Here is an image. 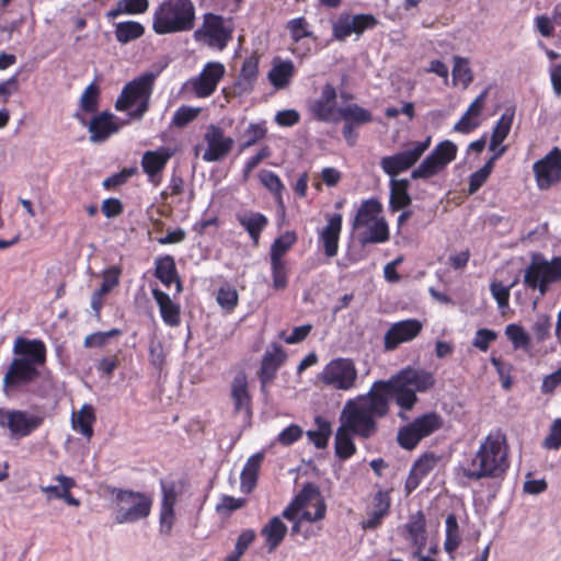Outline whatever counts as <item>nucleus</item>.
I'll use <instances>...</instances> for the list:
<instances>
[{"mask_svg":"<svg viewBox=\"0 0 561 561\" xmlns=\"http://www.w3.org/2000/svg\"><path fill=\"white\" fill-rule=\"evenodd\" d=\"M15 357L9 364L2 379V390L7 397L16 396L28 390L41 375L39 367L47 359V347L39 339L19 336L14 341Z\"/></svg>","mask_w":561,"mask_h":561,"instance_id":"1","label":"nucleus"},{"mask_svg":"<svg viewBox=\"0 0 561 561\" xmlns=\"http://www.w3.org/2000/svg\"><path fill=\"white\" fill-rule=\"evenodd\" d=\"M389 413L387 402L376 393L373 386L364 396L348 400L341 414V424L360 438H369L376 434L377 419Z\"/></svg>","mask_w":561,"mask_h":561,"instance_id":"2","label":"nucleus"},{"mask_svg":"<svg viewBox=\"0 0 561 561\" xmlns=\"http://www.w3.org/2000/svg\"><path fill=\"white\" fill-rule=\"evenodd\" d=\"M508 465L506 437L502 432L494 431L481 443L466 476L474 479L499 477Z\"/></svg>","mask_w":561,"mask_h":561,"instance_id":"3","label":"nucleus"},{"mask_svg":"<svg viewBox=\"0 0 561 561\" xmlns=\"http://www.w3.org/2000/svg\"><path fill=\"white\" fill-rule=\"evenodd\" d=\"M196 8L192 0H164L154 10L152 30L158 35L186 33L194 28Z\"/></svg>","mask_w":561,"mask_h":561,"instance_id":"4","label":"nucleus"},{"mask_svg":"<svg viewBox=\"0 0 561 561\" xmlns=\"http://www.w3.org/2000/svg\"><path fill=\"white\" fill-rule=\"evenodd\" d=\"M371 386L387 405L393 399L401 410L409 411L417 401L416 393L421 391V374L408 368L388 380H377Z\"/></svg>","mask_w":561,"mask_h":561,"instance_id":"5","label":"nucleus"},{"mask_svg":"<svg viewBox=\"0 0 561 561\" xmlns=\"http://www.w3.org/2000/svg\"><path fill=\"white\" fill-rule=\"evenodd\" d=\"M154 79V73L146 72L127 82L115 101V108L125 112L137 104L136 108L130 111L128 115L131 119H141L149 110Z\"/></svg>","mask_w":561,"mask_h":561,"instance_id":"6","label":"nucleus"},{"mask_svg":"<svg viewBox=\"0 0 561 561\" xmlns=\"http://www.w3.org/2000/svg\"><path fill=\"white\" fill-rule=\"evenodd\" d=\"M111 493L117 524H134L150 515L153 500L147 493L118 488H113Z\"/></svg>","mask_w":561,"mask_h":561,"instance_id":"7","label":"nucleus"},{"mask_svg":"<svg viewBox=\"0 0 561 561\" xmlns=\"http://www.w3.org/2000/svg\"><path fill=\"white\" fill-rule=\"evenodd\" d=\"M234 25L231 18L207 12L201 26L194 32V39L216 51H224L233 38Z\"/></svg>","mask_w":561,"mask_h":561,"instance_id":"8","label":"nucleus"},{"mask_svg":"<svg viewBox=\"0 0 561 561\" xmlns=\"http://www.w3.org/2000/svg\"><path fill=\"white\" fill-rule=\"evenodd\" d=\"M559 280H561V257L557 256L548 261L539 253L533 254L529 265L525 268L524 284L545 295L548 286Z\"/></svg>","mask_w":561,"mask_h":561,"instance_id":"9","label":"nucleus"},{"mask_svg":"<svg viewBox=\"0 0 561 561\" xmlns=\"http://www.w3.org/2000/svg\"><path fill=\"white\" fill-rule=\"evenodd\" d=\"M44 422V413L0 409V426L9 431L11 438L20 439L27 437L37 431Z\"/></svg>","mask_w":561,"mask_h":561,"instance_id":"10","label":"nucleus"},{"mask_svg":"<svg viewBox=\"0 0 561 561\" xmlns=\"http://www.w3.org/2000/svg\"><path fill=\"white\" fill-rule=\"evenodd\" d=\"M357 370L353 360L335 358L329 362L319 374V380L337 390H350L355 386Z\"/></svg>","mask_w":561,"mask_h":561,"instance_id":"11","label":"nucleus"},{"mask_svg":"<svg viewBox=\"0 0 561 561\" xmlns=\"http://www.w3.org/2000/svg\"><path fill=\"white\" fill-rule=\"evenodd\" d=\"M307 110L317 122L337 123L341 106L337 104L335 87L329 82L323 84L320 95L308 102Z\"/></svg>","mask_w":561,"mask_h":561,"instance_id":"12","label":"nucleus"},{"mask_svg":"<svg viewBox=\"0 0 561 561\" xmlns=\"http://www.w3.org/2000/svg\"><path fill=\"white\" fill-rule=\"evenodd\" d=\"M379 24L377 18L370 13L355 15L343 13L332 25L333 37L344 41L352 34L360 36L364 32L375 28Z\"/></svg>","mask_w":561,"mask_h":561,"instance_id":"13","label":"nucleus"},{"mask_svg":"<svg viewBox=\"0 0 561 561\" xmlns=\"http://www.w3.org/2000/svg\"><path fill=\"white\" fill-rule=\"evenodd\" d=\"M226 75V67L219 61H208L198 76L188 81L192 91L198 99L209 98L215 93L219 82Z\"/></svg>","mask_w":561,"mask_h":561,"instance_id":"14","label":"nucleus"},{"mask_svg":"<svg viewBox=\"0 0 561 561\" xmlns=\"http://www.w3.org/2000/svg\"><path fill=\"white\" fill-rule=\"evenodd\" d=\"M534 173L540 190H547L561 180V150L552 149L534 164Z\"/></svg>","mask_w":561,"mask_h":561,"instance_id":"15","label":"nucleus"},{"mask_svg":"<svg viewBox=\"0 0 561 561\" xmlns=\"http://www.w3.org/2000/svg\"><path fill=\"white\" fill-rule=\"evenodd\" d=\"M204 140L207 148L203 154V160L206 162H216L225 159L233 147V139L225 135L221 127L217 125H209L204 135Z\"/></svg>","mask_w":561,"mask_h":561,"instance_id":"16","label":"nucleus"},{"mask_svg":"<svg viewBox=\"0 0 561 561\" xmlns=\"http://www.w3.org/2000/svg\"><path fill=\"white\" fill-rule=\"evenodd\" d=\"M173 154L174 150L164 146L157 150H148L142 154L140 161L142 171L154 186L161 183V174Z\"/></svg>","mask_w":561,"mask_h":561,"instance_id":"17","label":"nucleus"},{"mask_svg":"<svg viewBox=\"0 0 561 561\" xmlns=\"http://www.w3.org/2000/svg\"><path fill=\"white\" fill-rule=\"evenodd\" d=\"M488 89L483 90L468 106L458 122L454 125V131L468 135L479 128L484 122V108L488 99Z\"/></svg>","mask_w":561,"mask_h":561,"instance_id":"18","label":"nucleus"},{"mask_svg":"<svg viewBox=\"0 0 561 561\" xmlns=\"http://www.w3.org/2000/svg\"><path fill=\"white\" fill-rule=\"evenodd\" d=\"M488 89L483 90L468 106L458 122L454 125V131L468 135L479 128L484 122V108L488 99Z\"/></svg>","mask_w":561,"mask_h":561,"instance_id":"19","label":"nucleus"},{"mask_svg":"<svg viewBox=\"0 0 561 561\" xmlns=\"http://www.w3.org/2000/svg\"><path fill=\"white\" fill-rule=\"evenodd\" d=\"M488 89L483 90L468 106L458 122L454 125V131L468 135L479 128L484 122V108L488 99Z\"/></svg>","mask_w":561,"mask_h":561,"instance_id":"20","label":"nucleus"},{"mask_svg":"<svg viewBox=\"0 0 561 561\" xmlns=\"http://www.w3.org/2000/svg\"><path fill=\"white\" fill-rule=\"evenodd\" d=\"M343 217L341 214L327 215V225L318 230V242L321 244L327 257L337 255Z\"/></svg>","mask_w":561,"mask_h":561,"instance_id":"21","label":"nucleus"},{"mask_svg":"<svg viewBox=\"0 0 561 561\" xmlns=\"http://www.w3.org/2000/svg\"><path fill=\"white\" fill-rule=\"evenodd\" d=\"M421 332V322L415 319L393 323L385 334L383 346L387 351L396 350L400 344L409 342Z\"/></svg>","mask_w":561,"mask_h":561,"instance_id":"22","label":"nucleus"},{"mask_svg":"<svg viewBox=\"0 0 561 561\" xmlns=\"http://www.w3.org/2000/svg\"><path fill=\"white\" fill-rule=\"evenodd\" d=\"M421 158V142H416L412 149L400 151L393 156L383 157L380 160L382 171L394 179L401 172L409 170Z\"/></svg>","mask_w":561,"mask_h":561,"instance_id":"23","label":"nucleus"},{"mask_svg":"<svg viewBox=\"0 0 561 561\" xmlns=\"http://www.w3.org/2000/svg\"><path fill=\"white\" fill-rule=\"evenodd\" d=\"M286 359L287 354L285 350L278 344H274L272 351H266L264 353L260 369L257 371L259 380L263 390L265 389L266 385L275 379L278 369L283 366Z\"/></svg>","mask_w":561,"mask_h":561,"instance_id":"24","label":"nucleus"},{"mask_svg":"<svg viewBox=\"0 0 561 561\" xmlns=\"http://www.w3.org/2000/svg\"><path fill=\"white\" fill-rule=\"evenodd\" d=\"M457 147L448 140L442 141L432 153L423 160V178L442 171L456 157Z\"/></svg>","mask_w":561,"mask_h":561,"instance_id":"25","label":"nucleus"},{"mask_svg":"<svg viewBox=\"0 0 561 561\" xmlns=\"http://www.w3.org/2000/svg\"><path fill=\"white\" fill-rule=\"evenodd\" d=\"M88 130L92 142H103L119 130V125L112 113L104 111L92 117Z\"/></svg>","mask_w":561,"mask_h":561,"instance_id":"26","label":"nucleus"},{"mask_svg":"<svg viewBox=\"0 0 561 561\" xmlns=\"http://www.w3.org/2000/svg\"><path fill=\"white\" fill-rule=\"evenodd\" d=\"M230 396L233 402L236 413L242 410L250 411L252 404V397L249 391L248 376L244 371H239L234 375L231 383Z\"/></svg>","mask_w":561,"mask_h":561,"instance_id":"27","label":"nucleus"},{"mask_svg":"<svg viewBox=\"0 0 561 561\" xmlns=\"http://www.w3.org/2000/svg\"><path fill=\"white\" fill-rule=\"evenodd\" d=\"M154 276L168 288L175 284L176 293L182 291V283L172 255H163L154 262Z\"/></svg>","mask_w":561,"mask_h":561,"instance_id":"28","label":"nucleus"},{"mask_svg":"<svg viewBox=\"0 0 561 561\" xmlns=\"http://www.w3.org/2000/svg\"><path fill=\"white\" fill-rule=\"evenodd\" d=\"M152 296L159 307L160 316L163 322L169 327H179L181 324V307L172 301L170 296L160 290L152 289Z\"/></svg>","mask_w":561,"mask_h":561,"instance_id":"29","label":"nucleus"},{"mask_svg":"<svg viewBox=\"0 0 561 561\" xmlns=\"http://www.w3.org/2000/svg\"><path fill=\"white\" fill-rule=\"evenodd\" d=\"M237 220L249 233L254 245L260 242L261 233L268 226V218L259 211H250L249 214L238 215Z\"/></svg>","mask_w":561,"mask_h":561,"instance_id":"30","label":"nucleus"},{"mask_svg":"<svg viewBox=\"0 0 561 561\" xmlns=\"http://www.w3.org/2000/svg\"><path fill=\"white\" fill-rule=\"evenodd\" d=\"M287 534V526L278 517H272L261 529V536L265 539L268 552H273L282 543Z\"/></svg>","mask_w":561,"mask_h":561,"instance_id":"31","label":"nucleus"},{"mask_svg":"<svg viewBox=\"0 0 561 561\" xmlns=\"http://www.w3.org/2000/svg\"><path fill=\"white\" fill-rule=\"evenodd\" d=\"M263 460V453H256L249 457L240 474L242 491L249 493L256 486L259 472Z\"/></svg>","mask_w":561,"mask_h":561,"instance_id":"32","label":"nucleus"},{"mask_svg":"<svg viewBox=\"0 0 561 561\" xmlns=\"http://www.w3.org/2000/svg\"><path fill=\"white\" fill-rule=\"evenodd\" d=\"M95 422L94 409L91 404H84L72 415V427L76 432L90 439L93 434V423Z\"/></svg>","mask_w":561,"mask_h":561,"instance_id":"33","label":"nucleus"},{"mask_svg":"<svg viewBox=\"0 0 561 561\" xmlns=\"http://www.w3.org/2000/svg\"><path fill=\"white\" fill-rule=\"evenodd\" d=\"M409 180L407 179H391L390 181V201L389 205L392 211H399L411 203L408 193Z\"/></svg>","mask_w":561,"mask_h":561,"instance_id":"34","label":"nucleus"},{"mask_svg":"<svg viewBox=\"0 0 561 561\" xmlns=\"http://www.w3.org/2000/svg\"><path fill=\"white\" fill-rule=\"evenodd\" d=\"M382 211V205L377 199L370 198L362 203L357 210L356 217L353 222L355 229L369 226L373 221L379 219V214Z\"/></svg>","mask_w":561,"mask_h":561,"instance_id":"35","label":"nucleus"},{"mask_svg":"<svg viewBox=\"0 0 561 561\" xmlns=\"http://www.w3.org/2000/svg\"><path fill=\"white\" fill-rule=\"evenodd\" d=\"M295 75V66L291 60H279L268 71V80L276 89L286 88Z\"/></svg>","mask_w":561,"mask_h":561,"instance_id":"36","label":"nucleus"},{"mask_svg":"<svg viewBox=\"0 0 561 561\" xmlns=\"http://www.w3.org/2000/svg\"><path fill=\"white\" fill-rule=\"evenodd\" d=\"M353 432L344 425L337 428L335 433V455L341 460L350 459L356 453V446L353 440Z\"/></svg>","mask_w":561,"mask_h":561,"instance_id":"37","label":"nucleus"},{"mask_svg":"<svg viewBox=\"0 0 561 561\" xmlns=\"http://www.w3.org/2000/svg\"><path fill=\"white\" fill-rule=\"evenodd\" d=\"M366 230L359 234V241L363 244L368 243H382L389 239L388 224L383 218L373 221L366 226Z\"/></svg>","mask_w":561,"mask_h":561,"instance_id":"38","label":"nucleus"},{"mask_svg":"<svg viewBox=\"0 0 561 561\" xmlns=\"http://www.w3.org/2000/svg\"><path fill=\"white\" fill-rule=\"evenodd\" d=\"M397 438L402 448L414 449L421 440V416L415 417L411 424L401 427Z\"/></svg>","mask_w":561,"mask_h":561,"instance_id":"39","label":"nucleus"},{"mask_svg":"<svg viewBox=\"0 0 561 561\" xmlns=\"http://www.w3.org/2000/svg\"><path fill=\"white\" fill-rule=\"evenodd\" d=\"M343 119L345 123L360 126L373 122V114L356 103L347 104L341 107L339 121Z\"/></svg>","mask_w":561,"mask_h":561,"instance_id":"40","label":"nucleus"},{"mask_svg":"<svg viewBox=\"0 0 561 561\" xmlns=\"http://www.w3.org/2000/svg\"><path fill=\"white\" fill-rule=\"evenodd\" d=\"M453 82L457 87L467 89L473 81V73L468 58L455 56L453 66Z\"/></svg>","mask_w":561,"mask_h":561,"instance_id":"41","label":"nucleus"},{"mask_svg":"<svg viewBox=\"0 0 561 561\" xmlns=\"http://www.w3.org/2000/svg\"><path fill=\"white\" fill-rule=\"evenodd\" d=\"M115 38L121 44H127L140 38L145 34V27L136 21L119 22L115 25Z\"/></svg>","mask_w":561,"mask_h":561,"instance_id":"42","label":"nucleus"},{"mask_svg":"<svg viewBox=\"0 0 561 561\" xmlns=\"http://www.w3.org/2000/svg\"><path fill=\"white\" fill-rule=\"evenodd\" d=\"M317 493V489L311 484L306 485L302 490L295 496L293 502L283 511V517L287 520H295L298 513L307 506L308 502L311 500V496Z\"/></svg>","mask_w":561,"mask_h":561,"instance_id":"43","label":"nucleus"},{"mask_svg":"<svg viewBox=\"0 0 561 561\" xmlns=\"http://www.w3.org/2000/svg\"><path fill=\"white\" fill-rule=\"evenodd\" d=\"M314 422L318 427L317 430L308 431L307 437L318 449H323L328 446L332 434L331 423L322 416H317Z\"/></svg>","mask_w":561,"mask_h":561,"instance_id":"44","label":"nucleus"},{"mask_svg":"<svg viewBox=\"0 0 561 561\" xmlns=\"http://www.w3.org/2000/svg\"><path fill=\"white\" fill-rule=\"evenodd\" d=\"M101 89L96 82H91L79 99V110L83 113H95L99 108Z\"/></svg>","mask_w":561,"mask_h":561,"instance_id":"45","label":"nucleus"},{"mask_svg":"<svg viewBox=\"0 0 561 561\" xmlns=\"http://www.w3.org/2000/svg\"><path fill=\"white\" fill-rule=\"evenodd\" d=\"M272 287L275 290H285L289 282V267L286 260L270 259Z\"/></svg>","mask_w":561,"mask_h":561,"instance_id":"46","label":"nucleus"},{"mask_svg":"<svg viewBox=\"0 0 561 561\" xmlns=\"http://www.w3.org/2000/svg\"><path fill=\"white\" fill-rule=\"evenodd\" d=\"M297 241V234L294 231H286L276 238L271 244L270 259L285 260L286 253Z\"/></svg>","mask_w":561,"mask_h":561,"instance_id":"47","label":"nucleus"},{"mask_svg":"<svg viewBox=\"0 0 561 561\" xmlns=\"http://www.w3.org/2000/svg\"><path fill=\"white\" fill-rule=\"evenodd\" d=\"M259 76V56L252 54L247 57L241 66L239 73L240 84H244L247 88L252 89Z\"/></svg>","mask_w":561,"mask_h":561,"instance_id":"48","label":"nucleus"},{"mask_svg":"<svg viewBox=\"0 0 561 561\" xmlns=\"http://www.w3.org/2000/svg\"><path fill=\"white\" fill-rule=\"evenodd\" d=\"M446 525V538L444 548L448 553H453L461 541L460 529L454 514H449L445 520Z\"/></svg>","mask_w":561,"mask_h":561,"instance_id":"49","label":"nucleus"},{"mask_svg":"<svg viewBox=\"0 0 561 561\" xmlns=\"http://www.w3.org/2000/svg\"><path fill=\"white\" fill-rule=\"evenodd\" d=\"M513 119L514 112L511 110H506L494 125L490 141L503 144L511 131Z\"/></svg>","mask_w":561,"mask_h":561,"instance_id":"50","label":"nucleus"},{"mask_svg":"<svg viewBox=\"0 0 561 561\" xmlns=\"http://www.w3.org/2000/svg\"><path fill=\"white\" fill-rule=\"evenodd\" d=\"M217 304L227 313H231L239 302V295L234 287L225 285L219 287L216 296Z\"/></svg>","mask_w":561,"mask_h":561,"instance_id":"51","label":"nucleus"},{"mask_svg":"<svg viewBox=\"0 0 561 561\" xmlns=\"http://www.w3.org/2000/svg\"><path fill=\"white\" fill-rule=\"evenodd\" d=\"M266 127L263 124H250L243 134V141L240 144V152L254 146L266 136Z\"/></svg>","mask_w":561,"mask_h":561,"instance_id":"52","label":"nucleus"},{"mask_svg":"<svg viewBox=\"0 0 561 561\" xmlns=\"http://www.w3.org/2000/svg\"><path fill=\"white\" fill-rule=\"evenodd\" d=\"M307 506H312L314 512L309 510L304 511L301 514V519L307 522H318L324 518L327 512V505L324 501L320 497L319 491L311 496V500L308 502Z\"/></svg>","mask_w":561,"mask_h":561,"instance_id":"53","label":"nucleus"},{"mask_svg":"<svg viewBox=\"0 0 561 561\" xmlns=\"http://www.w3.org/2000/svg\"><path fill=\"white\" fill-rule=\"evenodd\" d=\"M308 26L309 24L304 16L291 19L286 23V30H288L294 43H298L302 38L310 37L312 35V32L308 30Z\"/></svg>","mask_w":561,"mask_h":561,"instance_id":"54","label":"nucleus"},{"mask_svg":"<svg viewBox=\"0 0 561 561\" xmlns=\"http://www.w3.org/2000/svg\"><path fill=\"white\" fill-rule=\"evenodd\" d=\"M505 335L512 342L516 350H527L529 347V336L518 324H508L505 329Z\"/></svg>","mask_w":561,"mask_h":561,"instance_id":"55","label":"nucleus"},{"mask_svg":"<svg viewBox=\"0 0 561 561\" xmlns=\"http://www.w3.org/2000/svg\"><path fill=\"white\" fill-rule=\"evenodd\" d=\"M201 113V108L187 105L180 106L173 114L172 125L183 128L192 123Z\"/></svg>","mask_w":561,"mask_h":561,"instance_id":"56","label":"nucleus"},{"mask_svg":"<svg viewBox=\"0 0 561 561\" xmlns=\"http://www.w3.org/2000/svg\"><path fill=\"white\" fill-rule=\"evenodd\" d=\"M122 334L119 329H112L106 332L98 331L85 336L83 346L85 348L103 347L107 343L108 339L115 337Z\"/></svg>","mask_w":561,"mask_h":561,"instance_id":"57","label":"nucleus"},{"mask_svg":"<svg viewBox=\"0 0 561 561\" xmlns=\"http://www.w3.org/2000/svg\"><path fill=\"white\" fill-rule=\"evenodd\" d=\"M138 173L137 167L124 168L119 172L112 174L103 181L105 190H112L125 184L131 176Z\"/></svg>","mask_w":561,"mask_h":561,"instance_id":"58","label":"nucleus"},{"mask_svg":"<svg viewBox=\"0 0 561 561\" xmlns=\"http://www.w3.org/2000/svg\"><path fill=\"white\" fill-rule=\"evenodd\" d=\"M122 275V267L114 265L103 271L102 274V283L100 286L101 293L108 294L112 291L118 284Z\"/></svg>","mask_w":561,"mask_h":561,"instance_id":"59","label":"nucleus"},{"mask_svg":"<svg viewBox=\"0 0 561 561\" xmlns=\"http://www.w3.org/2000/svg\"><path fill=\"white\" fill-rule=\"evenodd\" d=\"M56 480L59 481L61 486V493H58V499L65 500L71 506H79L80 501L70 493V490L76 485L75 480L64 474L57 476Z\"/></svg>","mask_w":561,"mask_h":561,"instance_id":"60","label":"nucleus"},{"mask_svg":"<svg viewBox=\"0 0 561 561\" xmlns=\"http://www.w3.org/2000/svg\"><path fill=\"white\" fill-rule=\"evenodd\" d=\"M445 427V420L436 412L423 414V438Z\"/></svg>","mask_w":561,"mask_h":561,"instance_id":"61","label":"nucleus"},{"mask_svg":"<svg viewBox=\"0 0 561 561\" xmlns=\"http://www.w3.org/2000/svg\"><path fill=\"white\" fill-rule=\"evenodd\" d=\"M490 290L499 308L504 312V310L508 308L510 287L501 282H493L490 286Z\"/></svg>","mask_w":561,"mask_h":561,"instance_id":"62","label":"nucleus"},{"mask_svg":"<svg viewBox=\"0 0 561 561\" xmlns=\"http://www.w3.org/2000/svg\"><path fill=\"white\" fill-rule=\"evenodd\" d=\"M260 182L271 192L279 193L284 191L285 186L280 181L279 176L273 171L262 170L259 174Z\"/></svg>","mask_w":561,"mask_h":561,"instance_id":"63","label":"nucleus"},{"mask_svg":"<svg viewBox=\"0 0 561 561\" xmlns=\"http://www.w3.org/2000/svg\"><path fill=\"white\" fill-rule=\"evenodd\" d=\"M542 445L545 448L553 450H558L561 447V419H557L552 423Z\"/></svg>","mask_w":561,"mask_h":561,"instance_id":"64","label":"nucleus"}]
</instances>
